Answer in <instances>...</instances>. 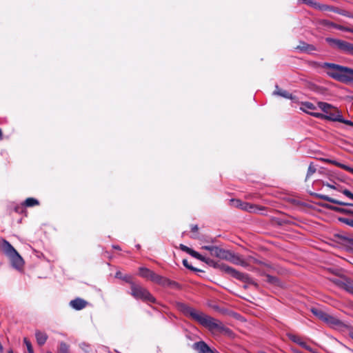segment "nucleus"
<instances>
[{
	"label": "nucleus",
	"mask_w": 353,
	"mask_h": 353,
	"mask_svg": "<svg viewBox=\"0 0 353 353\" xmlns=\"http://www.w3.org/2000/svg\"><path fill=\"white\" fill-rule=\"evenodd\" d=\"M179 308L185 315L197 321L212 333L230 334L231 332V330L225 327L220 321L197 311L185 303H180Z\"/></svg>",
	"instance_id": "obj_1"
},
{
	"label": "nucleus",
	"mask_w": 353,
	"mask_h": 353,
	"mask_svg": "<svg viewBox=\"0 0 353 353\" xmlns=\"http://www.w3.org/2000/svg\"><path fill=\"white\" fill-rule=\"evenodd\" d=\"M197 259L205 262L210 266L214 267V268L219 269L222 272L228 274L231 276L240 280L243 282L248 284L254 285L257 286V284L249 276L248 274L237 271L232 267H230L223 263L216 262L214 260L202 256L199 254V256L196 257Z\"/></svg>",
	"instance_id": "obj_2"
},
{
	"label": "nucleus",
	"mask_w": 353,
	"mask_h": 353,
	"mask_svg": "<svg viewBox=\"0 0 353 353\" xmlns=\"http://www.w3.org/2000/svg\"><path fill=\"white\" fill-rule=\"evenodd\" d=\"M125 281L130 284V294L136 299H140L147 303H157L156 299L150 294V292L142 285L135 283L132 281L130 276H125Z\"/></svg>",
	"instance_id": "obj_3"
},
{
	"label": "nucleus",
	"mask_w": 353,
	"mask_h": 353,
	"mask_svg": "<svg viewBox=\"0 0 353 353\" xmlns=\"http://www.w3.org/2000/svg\"><path fill=\"white\" fill-rule=\"evenodd\" d=\"M319 108L325 113H312L316 118L325 119L330 121H337L341 120V112L336 108L325 102H319Z\"/></svg>",
	"instance_id": "obj_4"
},
{
	"label": "nucleus",
	"mask_w": 353,
	"mask_h": 353,
	"mask_svg": "<svg viewBox=\"0 0 353 353\" xmlns=\"http://www.w3.org/2000/svg\"><path fill=\"white\" fill-rule=\"evenodd\" d=\"M323 68L327 69V74L330 77L342 82L343 75L344 73L343 69H345V66H341L334 63H325L323 64Z\"/></svg>",
	"instance_id": "obj_5"
},
{
	"label": "nucleus",
	"mask_w": 353,
	"mask_h": 353,
	"mask_svg": "<svg viewBox=\"0 0 353 353\" xmlns=\"http://www.w3.org/2000/svg\"><path fill=\"white\" fill-rule=\"evenodd\" d=\"M139 275L148 280L151 281L157 284L160 285L161 281L162 280V276L156 274L154 272L146 268H139Z\"/></svg>",
	"instance_id": "obj_6"
},
{
	"label": "nucleus",
	"mask_w": 353,
	"mask_h": 353,
	"mask_svg": "<svg viewBox=\"0 0 353 353\" xmlns=\"http://www.w3.org/2000/svg\"><path fill=\"white\" fill-rule=\"evenodd\" d=\"M334 238L336 243L344 246L347 250L353 251V239L350 238L343 234H334Z\"/></svg>",
	"instance_id": "obj_7"
},
{
	"label": "nucleus",
	"mask_w": 353,
	"mask_h": 353,
	"mask_svg": "<svg viewBox=\"0 0 353 353\" xmlns=\"http://www.w3.org/2000/svg\"><path fill=\"white\" fill-rule=\"evenodd\" d=\"M323 185H325L330 188H332V189L336 190L339 192H341L343 194L347 196L348 198L353 200V193H352L350 190L343 188L342 185L337 183L336 182H335V181H331V183L323 182Z\"/></svg>",
	"instance_id": "obj_8"
},
{
	"label": "nucleus",
	"mask_w": 353,
	"mask_h": 353,
	"mask_svg": "<svg viewBox=\"0 0 353 353\" xmlns=\"http://www.w3.org/2000/svg\"><path fill=\"white\" fill-rule=\"evenodd\" d=\"M192 348L197 353H215V350L211 348L205 341H200L192 345Z\"/></svg>",
	"instance_id": "obj_9"
},
{
	"label": "nucleus",
	"mask_w": 353,
	"mask_h": 353,
	"mask_svg": "<svg viewBox=\"0 0 353 353\" xmlns=\"http://www.w3.org/2000/svg\"><path fill=\"white\" fill-rule=\"evenodd\" d=\"M213 256L221 259H230V252L224 249L220 248L217 246H214L210 254Z\"/></svg>",
	"instance_id": "obj_10"
},
{
	"label": "nucleus",
	"mask_w": 353,
	"mask_h": 353,
	"mask_svg": "<svg viewBox=\"0 0 353 353\" xmlns=\"http://www.w3.org/2000/svg\"><path fill=\"white\" fill-rule=\"evenodd\" d=\"M326 41L332 46L338 48L339 50L343 51L344 52L347 41L333 39V38H327Z\"/></svg>",
	"instance_id": "obj_11"
},
{
	"label": "nucleus",
	"mask_w": 353,
	"mask_h": 353,
	"mask_svg": "<svg viewBox=\"0 0 353 353\" xmlns=\"http://www.w3.org/2000/svg\"><path fill=\"white\" fill-rule=\"evenodd\" d=\"M69 304L74 310H81L85 308L88 305V303L83 299L76 298L70 301Z\"/></svg>",
	"instance_id": "obj_12"
},
{
	"label": "nucleus",
	"mask_w": 353,
	"mask_h": 353,
	"mask_svg": "<svg viewBox=\"0 0 353 353\" xmlns=\"http://www.w3.org/2000/svg\"><path fill=\"white\" fill-rule=\"evenodd\" d=\"M1 249L3 253L9 258L10 256L17 253V250L14 247L6 240L2 241Z\"/></svg>",
	"instance_id": "obj_13"
},
{
	"label": "nucleus",
	"mask_w": 353,
	"mask_h": 353,
	"mask_svg": "<svg viewBox=\"0 0 353 353\" xmlns=\"http://www.w3.org/2000/svg\"><path fill=\"white\" fill-rule=\"evenodd\" d=\"M9 259H10L13 267L15 268L20 269L23 266V259L17 252L14 254L10 256Z\"/></svg>",
	"instance_id": "obj_14"
},
{
	"label": "nucleus",
	"mask_w": 353,
	"mask_h": 353,
	"mask_svg": "<svg viewBox=\"0 0 353 353\" xmlns=\"http://www.w3.org/2000/svg\"><path fill=\"white\" fill-rule=\"evenodd\" d=\"M314 195H315V196H316V198H319V199H323V200H324V201H329V202L332 203H334V204H338V205H349V206H353V204H352V203L343 202V201H341L336 200V199H335L331 198V197H330V196H327V195L320 194H315Z\"/></svg>",
	"instance_id": "obj_15"
},
{
	"label": "nucleus",
	"mask_w": 353,
	"mask_h": 353,
	"mask_svg": "<svg viewBox=\"0 0 353 353\" xmlns=\"http://www.w3.org/2000/svg\"><path fill=\"white\" fill-rule=\"evenodd\" d=\"M288 338L293 342L299 344L300 346H301L302 347H303L304 349L310 351V352H313L312 350V348L307 345L306 344L305 342H304L301 337H299V336H296V335H294V334H288Z\"/></svg>",
	"instance_id": "obj_16"
},
{
	"label": "nucleus",
	"mask_w": 353,
	"mask_h": 353,
	"mask_svg": "<svg viewBox=\"0 0 353 353\" xmlns=\"http://www.w3.org/2000/svg\"><path fill=\"white\" fill-rule=\"evenodd\" d=\"M35 337L37 339V344L39 346L43 345L46 343V342L48 338L46 333L41 332L40 330H36Z\"/></svg>",
	"instance_id": "obj_17"
},
{
	"label": "nucleus",
	"mask_w": 353,
	"mask_h": 353,
	"mask_svg": "<svg viewBox=\"0 0 353 353\" xmlns=\"http://www.w3.org/2000/svg\"><path fill=\"white\" fill-rule=\"evenodd\" d=\"M344 73L343 75L342 82L350 83L353 82V69L345 67Z\"/></svg>",
	"instance_id": "obj_18"
},
{
	"label": "nucleus",
	"mask_w": 353,
	"mask_h": 353,
	"mask_svg": "<svg viewBox=\"0 0 353 353\" xmlns=\"http://www.w3.org/2000/svg\"><path fill=\"white\" fill-rule=\"evenodd\" d=\"M160 285L163 287H170L174 289L179 288L180 285L178 283L171 281L168 278L162 277V280L161 281Z\"/></svg>",
	"instance_id": "obj_19"
},
{
	"label": "nucleus",
	"mask_w": 353,
	"mask_h": 353,
	"mask_svg": "<svg viewBox=\"0 0 353 353\" xmlns=\"http://www.w3.org/2000/svg\"><path fill=\"white\" fill-rule=\"evenodd\" d=\"M296 49L299 50L303 52H312L316 50V48L313 45L307 44L305 42H301L299 46H296Z\"/></svg>",
	"instance_id": "obj_20"
},
{
	"label": "nucleus",
	"mask_w": 353,
	"mask_h": 353,
	"mask_svg": "<svg viewBox=\"0 0 353 353\" xmlns=\"http://www.w3.org/2000/svg\"><path fill=\"white\" fill-rule=\"evenodd\" d=\"M316 109V106L310 103V102H305V103H302L301 107H300V110H302L303 112H305L307 114H310L312 115V110H315Z\"/></svg>",
	"instance_id": "obj_21"
},
{
	"label": "nucleus",
	"mask_w": 353,
	"mask_h": 353,
	"mask_svg": "<svg viewBox=\"0 0 353 353\" xmlns=\"http://www.w3.org/2000/svg\"><path fill=\"white\" fill-rule=\"evenodd\" d=\"M324 206L326 208H327L329 210H333V211L336 212H340V213H343V214H353V210H349V209L339 208V207L331 205H329V204H326Z\"/></svg>",
	"instance_id": "obj_22"
},
{
	"label": "nucleus",
	"mask_w": 353,
	"mask_h": 353,
	"mask_svg": "<svg viewBox=\"0 0 353 353\" xmlns=\"http://www.w3.org/2000/svg\"><path fill=\"white\" fill-rule=\"evenodd\" d=\"M274 94L279 95L285 99H292V95L290 93L286 90L280 89L277 85L276 86V90L274 91Z\"/></svg>",
	"instance_id": "obj_23"
},
{
	"label": "nucleus",
	"mask_w": 353,
	"mask_h": 353,
	"mask_svg": "<svg viewBox=\"0 0 353 353\" xmlns=\"http://www.w3.org/2000/svg\"><path fill=\"white\" fill-rule=\"evenodd\" d=\"M311 312H312V314L314 315H315L316 317H318L319 319L322 320L323 321H325V320L328 314L325 313V312H323V310L318 309V308H315V307H312L311 309Z\"/></svg>",
	"instance_id": "obj_24"
},
{
	"label": "nucleus",
	"mask_w": 353,
	"mask_h": 353,
	"mask_svg": "<svg viewBox=\"0 0 353 353\" xmlns=\"http://www.w3.org/2000/svg\"><path fill=\"white\" fill-rule=\"evenodd\" d=\"M324 322L327 323V324H329L330 325H334V326H339L342 324V322L341 321H339L334 316H332L330 314H327Z\"/></svg>",
	"instance_id": "obj_25"
},
{
	"label": "nucleus",
	"mask_w": 353,
	"mask_h": 353,
	"mask_svg": "<svg viewBox=\"0 0 353 353\" xmlns=\"http://www.w3.org/2000/svg\"><path fill=\"white\" fill-rule=\"evenodd\" d=\"M179 248L183 251V252H187L188 254H189L190 255H191L192 256L194 257L196 259V257L198 256H199V253L193 250L192 249L188 248V246L183 245V244H180L179 245Z\"/></svg>",
	"instance_id": "obj_26"
},
{
	"label": "nucleus",
	"mask_w": 353,
	"mask_h": 353,
	"mask_svg": "<svg viewBox=\"0 0 353 353\" xmlns=\"http://www.w3.org/2000/svg\"><path fill=\"white\" fill-rule=\"evenodd\" d=\"M39 205V201L37 199L32 197L26 199L23 203V205H24V207H33Z\"/></svg>",
	"instance_id": "obj_27"
},
{
	"label": "nucleus",
	"mask_w": 353,
	"mask_h": 353,
	"mask_svg": "<svg viewBox=\"0 0 353 353\" xmlns=\"http://www.w3.org/2000/svg\"><path fill=\"white\" fill-rule=\"evenodd\" d=\"M265 277H266V281L270 284H273L275 285H279L280 284L279 280L276 276L266 274Z\"/></svg>",
	"instance_id": "obj_28"
},
{
	"label": "nucleus",
	"mask_w": 353,
	"mask_h": 353,
	"mask_svg": "<svg viewBox=\"0 0 353 353\" xmlns=\"http://www.w3.org/2000/svg\"><path fill=\"white\" fill-rule=\"evenodd\" d=\"M344 289L353 294V280L347 278Z\"/></svg>",
	"instance_id": "obj_29"
},
{
	"label": "nucleus",
	"mask_w": 353,
	"mask_h": 353,
	"mask_svg": "<svg viewBox=\"0 0 353 353\" xmlns=\"http://www.w3.org/2000/svg\"><path fill=\"white\" fill-rule=\"evenodd\" d=\"M225 260L231 261L234 264L239 265V263H240L241 259L239 256H236L233 253L230 252V259H225Z\"/></svg>",
	"instance_id": "obj_30"
},
{
	"label": "nucleus",
	"mask_w": 353,
	"mask_h": 353,
	"mask_svg": "<svg viewBox=\"0 0 353 353\" xmlns=\"http://www.w3.org/2000/svg\"><path fill=\"white\" fill-rule=\"evenodd\" d=\"M319 23L323 26L328 28H334L335 23L326 19H321L319 21Z\"/></svg>",
	"instance_id": "obj_31"
},
{
	"label": "nucleus",
	"mask_w": 353,
	"mask_h": 353,
	"mask_svg": "<svg viewBox=\"0 0 353 353\" xmlns=\"http://www.w3.org/2000/svg\"><path fill=\"white\" fill-rule=\"evenodd\" d=\"M59 353H68V345L65 343H61L59 347Z\"/></svg>",
	"instance_id": "obj_32"
},
{
	"label": "nucleus",
	"mask_w": 353,
	"mask_h": 353,
	"mask_svg": "<svg viewBox=\"0 0 353 353\" xmlns=\"http://www.w3.org/2000/svg\"><path fill=\"white\" fill-rule=\"evenodd\" d=\"M183 265H184L186 268H188V269H189V270H192V271H194V272H201V270H199V269H197V268H194L193 266H192L191 265H190V264L188 263V260H187V259H183Z\"/></svg>",
	"instance_id": "obj_33"
},
{
	"label": "nucleus",
	"mask_w": 353,
	"mask_h": 353,
	"mask_svg": "<svg viewBox=\"0 0 353 353\" xmlns=\"http://www.w3.org/2000/svg\"><path fill=\"white\" fill-rule=\"evenodd\" d=\"M346 279H347V277H345V278H341V279H337L334 281V283L339 285V287L342 288L344 289L345 288V282H346Z\"/></svg>",
	"instance_id": "obj_34"
},
{
	"label": "nucleus",
	"mask_w": 353,
	"mask_h": 353,
	"mask_svg": "<svg viewBox=\"0 0 353 353\" xmlns=\"http://www.w3.org/2000/svg\"><path fill=\"white\" fill-rule=\"evenodd\" d=\"M344 52L353 56V43L347 42Z\"/></svg>",
	"instance_id": "obj_35"
},
{
	"label": "nucleus",
	"mask_w": 353,
	"mask_h": 353,
	"mask_svg": "<svg viewBox=\"0 0 353 353\" xmlns=\"http://www.w3.org/2000/svg\"><path fill=\"white\" fill-rule=\"evenodd\" d=\"M334 12L338 13V14H341L343 16H346V17H351V15H350V12H348L346 10L339 9L338 8H334Z\"/></svg>",
	"instance_id": "obj_36"
},
{
	"label": "nucleus",
	"mask_w": 353,
	"mask_h": 353,
	"mask_svg": "<svg viewBox=\"0 0 353 353\" xmlns=\"http://www.w3.org/2000/svg\"><path fill=\"white\" fill-rule=\"evenodd\" d=\"M330 162L336 165L337 166L339 167H341L346 170H348L351 174H353V168H351L345 165H343V164H341L340 163H337V162H335V161H329Z\"/></svg>",
	"instance_id": "obj_37"
},
{
	"label": "nucleus",
	"mask_w": 353,
	"mask_h": 353,
	"mask_svg": "<svg viewBox=\"0 0 353 353\" xmlns=\"http://www.w3.org/2000/svg\"><path fill=\"white\" fill-rule=\"evenodd\" d=\"M23 342L27 347L28 353H34L33 348L30 341L27 338H24Z\"/></svg>",
	"instance_id": "obj_38"
},
{
	"label": "nucleus",
	"mask_w": 353,
	"mask_h": 353,
	"mask_svg": "<svg viewBox=\"0 0 353 353\" xmlns=\"http://www.w3.org/2000/svg\"><path fill=\"white\" fill-rule=\"evenodd\" d=\"M334 28H336V29L340 30L347 31V32H352L353 33V29H351V28H347V27H345V26H341V25H338V24H336V23H335Z\"/></svg>",
	"instance_id": "obj_39"
},
{
	"label": "nucleus",
	"mask_w": 353,
	"mask_h": 353,
	"mask_svg": "<svg viewBox=\"0 0 353 353\" xmlns=\"http://www.w3.org/2000/svg\"><path fill=\"white\" fill-rule=\"evenodd\" d=\"M319 9L322 10L332 11L334 12V6H327V5H321L319 6Z\"/></svg>",
	"instance_id": "obj_40"
},
{
	"label": "nucleus",
	"mask_w": 353,
	"mask_h": 353,
	"mask_svg": "<svg viewBox=\"0 0 353 353\" xmlns=\"http://www.w3.org/2000/svg\"><path fill=\"white\" fill-rule=\"evenodd\" d=\"M340 119H341V120H338L337 121L343 123H345V124H347V125H350V126H353V122H352L351 121H349V120L344 119L343 118L342 114H341Z\"/></svg>",
	"instance_id": "obj_41"
},
{
	"label": "nucleus",
	"mask_w": 353,
	"mask_h": 353,
	"mask_svg": "<svg viewBox=\"0 0 353 353\" xmlns=\"http://www.w3.org/2000/svg\"><path fill=\"white\" fill-rule=\"evenodd\" d=\"M316 168L314 165L310 164L308 168L307 175H312L315 174Z\"/></svg>",
	"instance_id": "obj_42"
},
{
	"label": "nucleus",
	"mask_w": 353,
	"mask_h": 353,
	"mask_svg": "<svg viewBox=\"0 0 353 353\" xmlns=\"http://www.w3.org/2000/svg\"><path fill=\"white\" fill-rule=\"evenodd\" d=\"M299 3H305L307 5L314 6L315 3L313 2L312 0H298Z\"/></svg>",
	"instance_id": "obj_43"
},
{
	"label": "nucleus",
	"mask_w": 353,
	"mask_h": 353,
	"mask_svg": "<svg viewBox=\"0 0 353 353\" xmlns=\"http://www.w3.org/2000/svg\"><path fill=\"white\" fill-rule=\"evenodd\" d=\"M24 205H17L14 208V211L17 213H22L24 210L23 209Z\"/></svg>",
	"instance_id": "obj_44"
},
{
	"label": "nucleus",
	"mask_w": 353,
	"mask_h": 353,
	"mask_svg": "<svg viewBox=\"0 0 353 353\" xmlns=\"http://www.w3.org/2000/svg\"><path fill=\"white\" fill-rule=\"evenodd\" d=\"M125 276H126V275L123 276V275H122V273H121V272H117L116 273V274H115V277H116V278L121 279H123V281H125L124 278H125Z\"/></svg>",
	"instance_id": "obj_45"
},
{
	"label": "nucleus",
	"mask_w": 353,
	"mask_h": 353,
	"mask_svg": "<svg viewBox=\"0 0 353 353\" xmlns=\"http://www.w3.org/2000/svg\"><path fill=\"white\" fill-rule=\"evenodd\" d=\"M230 202H231V204L234 206H239L241 203V201L239 200H235V199L231 200Z\"/></svg>",
	"instance_id": "obj_46"
},
{
	"label": "nucleus",
	"mask_w": 353,
	"mask_h": 353,
	"mask_svg": "<svg viewBox=\"0 0 353 353\" xmlns=\"http://www.w3.org/2000/svg\"><path fill=\"white\" fill-rule=\"evenodd\" d=\"M213 247L214 246L205 245V246H203L201 248L203 249V250L209 251L210 253L211 254L212 253V250Z\"/></svg>",
	"instance_id": "obj_47"
},
{
	"label": "nucleus",
	"mask_w": 353,
	"mask_h": 353,
	"mask_svg": "<svg viewBox=\"0 0 353 353\" xmlns=\"http://www.w3.org/2000/svg\"><path fill=\"white\" fill-rule=\"evenodd\" d=\"M199 230V228H198V225H192L191 226V231L192 232H196Z\"/></svg>",
	"instance_id": "obj_48"
},
{
	"label": "nucleus",
	"mask_w": 353,
	"mask_h": 353,
	"mask_svg": "<svg viewBox=\"0 0 353 353\" xmlns=\"http://www.w3.org/2000/svg\"><path fill=\"white\" fill-rule=\"evenodd\" d=\"M348 336L353 340V327H349Z\"/></svg>",
	"instance_id": "obj_49"
},
{
	"label": "nucleus",
	"mask_w": 353,
	"mask_h": 353,
	"mask_svg": "<svg viewBox=\"0 0 353 353\" xmlns=\"http://www.w3.org/2000/svg\"><path fill=\"white\" fill-rule=\"evenodd\" d=\"M345 223H346L347 225H349L353 228V220L352 219H345Z\"/></svg>",
	"instance_id": "obj_50"
},
{
	"label": "nucleus",
	"mask_w": 353,
	"mask_h": 353,
	"mask_svg": "<svg viewBox=\"0 0 353 353\" xmlns=\"http://www.w3.org/2000/svg\"><path fill=\"white\" fill-rule=\"evenodd\" d=\"M239 265L245 267V266H247L248 264L246 262H245L243 260L241 259L239 263Z\"/></svg>",
	"instance_id": "obj_51"
},
{
	"label": "nucleus",
	"mask_w": 353,
	"mask_h": 353,
	"mask_svg": "<svg viewBox=\"0 0 353 353\" xmlns=\"http://www.w3.org/2000/svg\"><path fill=\"white\" fill-rule=\"evenodd\" d=\"M320 183H321V181L318 180V181H314V185H319Z\"/></svg>",
	"instance_id": "obj_52"
},
{
	"label": "nucleus",
	"mask_w": 353,
	"mask_h": 353,
	"mask_svg": "<svg viewBox=\"0 0 353 353\" xmlns=\"http://www.w3.org/2000/svg\"><path fill=\"white\" fill-rule=\"evenodd\" d=\"M114 248H115L117 250H120V247L119 245H114Z\"/></svg>",
	"instance_id": "obj_53"
},
{
	"label": "nucleus",
	"mask_w": 353,
	"mask_h": 353,
	"mask_svg": "<svg viewBox=\"0 0 353 353\" xmlns=\"http://www.w3.org/2000/svg\"><path fill=\"white\" fill-rule=\"evenodd\" d=\"M82 346H85V347H89L88 345H86V344H85V343H83V344H82Z\"/></svg>",
	"instance_id": "obj_54"
},
{
	"label": "nucleus",
	"mask_w": 353,
	"mask_h": 353,
	"mask_svg": "<svg viewBox=\"0 0 353 353\" xmlns=\"http://www.w3.org/2000/svg\"><path fill=\"white\" fill-rule=\"evenodd\" d=\"M192 238H194V239H199V237L197 236H192Z\"/></svg>",
	"instance_id": "obj_55"
},
{
	"label": "nucleus",
	"mask_w": 353,
	"mask_h": 353,
	"mask_svg": "<svg viewBox=\"0 0 353 353\" xmlns=\"http://www.w3.org/2000/svg\"><path fill=\"white\" fill-rule=\"evenodd\" d=\"M8 353H14L12 350H9Z\"/></svg>",
	"instance_id": "obj_56"
},
{
	"label": "nucleus",
	"mask_w": 353,
	"mask_h": 353,
	"mask_svg": "<svg viewBox=\"0 0 353 353\" xmlns=\"http://www.w3.org/2000/svg\"><path fill=\"white\" fill-rule=\"evenodd\" d=\"M48 353H52L51 352H48Z\"/></svg>",
	"instance_id": "obj_57"
}]
</instances>
